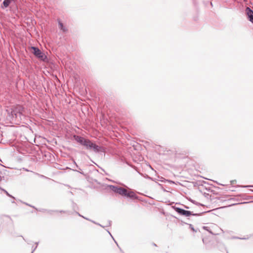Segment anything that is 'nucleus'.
Wrapping results in <instances>:
<instances>
[{
  "label": "nucleus",
  "mask_w": 253,
  "mask_h": 253,
  "mask_svg": "<svg viewBox=\"0 0 253 253\" xmlns=\"http://www.w3.org/2000/svg\"><path fill=\"white\" fill-rule=\"evenodd\" d=\"M108 187L109 189L114 193L119 194L123 196L134 199H138V197L134 192L132 190L128 191L124 188L113 185H110Z\"/></svg>",
  "instance_id": "f257e3e1"
},
{
  "label": "nucleus",
  "mask_w": 253,
  "mask_h": 253,
  "mask_svg": "<svg viewBox=\"0 0 253 253\" xmlns=\"http://www.w3.org/2000/svg\"><path fill=\"white\" fill-rule=\"evenodd\" d=\"M24 108L21 105H17L11 109V117L13 121L20 122L22 121L25 116L23 114Z\"/></svg>",
  "instance_id": "f03ea898"
},
{
  "label": "nucleus",
  "mask_w": 253,
  "mask_h": 253,
  "mask_svg": "<svg viewBox=\"0 0 253 253\" xmlns=\"http://www.w3.org/2000/svg\"><path fill=\"white\" fill-rule=\"evenodd\" d=\"M32 52L34 55L38 59L44 62L47 61V57L44 54V53L41 51V50L37 47L31 46Z\"/></svg>",
  "instance_id": "7ed1b4c3"
},
{
  "label": "nucleus",
  "mask_w": 253,
  "mask_h": 253,
  "mask_svg": "<svg viewBox=\"0 0 253 253\" xmlns=\"http://www.w3.org/2000/svg\"><path fill=\"white\" fill-rule=\"evenodd\" d=\"M173 208L175 210V211H176L178 214H179L180 215H184L186 217H188L190 215L199 216L202 215L204 213L201 212L199 213H194L193 212L191 211H186L178 207H173Z\"/></svg>",
  "instance_id": "20e7f679"
},
{
  "label": "nucleus",
  "mask_w": 253,
  "mask_h": 253,
  "mask_svg": "<svg viewBox=\"0 0 253 253\" xmlns=\"http://www.w3.org/2000/svg\"><path fill=\"white\" fill-rule=\"evenodd\" d=\"M73 138L74 140L80 145L83 146L85 149L87 150L88 144L90 142V140L88 139L85 138L78 135H74Z\"/></svg>",
  "instance_id": "39448f33"
},
{
  "label": "nucleus",
  "mask_w": 253,
  "mask_h": 253,
  "mask_svg": "<svg viewBox=\"0 0 253 253\" xmlns=\"http://www.w3.org/2000/svg\"><path fill=\"white\" fill-rule=\"evenodd\" d=\"M87 150L92 151L96 153L99 152H105V149L102 146H98L92 142L91 140L88 144Z\"/></svg>",
  "instance_id": "423d86ee"
},
{
  "label": "nucleus",
  "mask_w": 253,
  "mask_h": 253,
  "mask_svg": "<svg viewBox=\"0 0 253 253\" xmlns=\"http://www.w3.org/2000/svg\"><path fill=\"white\" fill-rule=\"evenodd\" d=\"M246 11L248 20L253 23V10L248 7L246 8Z\"/></svg>",
  "instance_id": "0eeeda50"
},
{
  "label": "nucleus",
  "mask_w": 253,
  "mask_h": 253,
  "mask_svg": "<svg viewBox=\"0 0 253 253\" xmlns=\"http://www.w3.org/2000/svg\"><path fill=\"white\" fill-rule=\"evenodd\" d=\"M58 24L59 29L62 31L63 33H65L68 31L67 28L63 25L62 22L59 19H58Z\"/></svg>",
  "instance_id": "6e6552de"
},
{
  "label": "nucleus",
  "mask_w": 253,
  "mask_h": 253,
  "mask_svg": "<svg viewBox=\"0 0 253 253\" xmlns=\"http://www.w3.org/2000/svg\"><path fill=\"white\" fill-rule=\"evenodd\" d=\"M12 1L11 0H4L1 5V8L4 9L8 7Z\"/></svg>",
  "instance_id": "1a4fd4ad"
},
{
  "label": "nucleus",
  "mask_w": 253,
  "mask_h": 253,
  "mask_svg": "<svg viewBox=\"0 0 253 253\" xmlns=\"http://www.w3.org/2000/svg\"><path fill=\"white\" fill-rule=\"evenodd\" d=\"M26 204L27 205L30 206V207H31L32 208H34L35 209H36L38 211H41V212H46V211H47L46 209H38L35 207L32 206L30 205V204H27V203Z\"/></svg>",
  "instance_id": "9d476101"
},
{
  "label": "nucleus",
  "mask_w": 253,
  "mask_h": 253,
  "mask_svg": "<svg viewBox=\"0 0 253 253\" xmlns=\"http://www.w3.org/2000/svg\"><path fill=\"white\" fill-rule=\"evenodd\" d=\"M58 211V210H47L46 211V212L50 214H52L53 212H57Z\"/></svg>",
  "instance_id": "9b49d317"
},
{
  "label": "nucleus",
  "mask_w": 253,
  "mask_h": 253,
  "mask_svg": "<svg viewBox=\"0 0 253 253\" xmlns=\"http://www.w3.org/2000/svg\"><path fill=\"white\" fill-rule=\"evenodd\" d=\"M2 190L4 192V193L6 194L7 196L13 198V199H15V198L14 197H13L12 195H11L10 194H9L6 190H5L4 189H2Z\"/></svg>",
  "instance_id": "f8f14e48"
},
{
  "label": "nucleus",
  "mask_w": 253,
  "mask_h": 253,
  "mask_svg": "<svg viewBox=\"0 0 253 253\" xmlns=\"http://www.w3.org/2000/svg\"><path fill=\"white\" fill-rule=\"evenodd\" d=\"M76 213L79 216L82 217L84 218V219H85L86 220H89V218L84 216L83 215H81L79 212H78L77 211L76 212Z\"/></svg>",
  "instance_id": "ddd939ff"
},
{
  "label": "nucleus",
  "mask_w": 253,
  "mask_h": 253,
  "mask_svg": "<svg viewBox=\"0 0 253 253\" xmlns=\"http://www.w3.org/2000/svg\"><path fill=\"white\" fill-rule=\"evenodd\" d=\"M203 228L208 231H209L210 233H211V234H212V233L211 232V231H210L209 230V227H207V226H203Z\"/></svg>",
  "instance_id": "4468645a"
},
{
  "label": "nucleus",
  "mask_w": 253,
  "mask_h": 253,
  "mask_svg": "<svg viewBox=\"0 0 253 253\" xmlns=\"http://www.w3.org/2000/svg\"><path fill=\"white\" fill-rule=\"evenodd\" d=\"M189 226H190V229H191L193 231H194V232H197V230H195V229H194V227L193 226V225H192V224H190V225H189Z\"/></svg>",
  "instance_id": "2eb2a0df"
},
{
  "label": "nucleus",
  "mask_w": 253,
  "mask_h": 253,
  "mask_svg": "<svg viewBox=\"0 0 253 253\" xmlns=\"http://www.w3.org/2000/svg\"><path fill=\"white\" fill-rule=\"evenodd\" d=\"M191 202H192V203H193V204H196V205H200V204H199V203H198V202H196V201H194V200H191ZM201 205H202L201 204Z\"/></svg>",
  "instance_id": "dca6fc26"
},
{
  "label": "nucleus",
  "mask_w": 253,
  "mask_h": 253,
  "mask_svg": "<svg viewBox=\"0 0 253 253\" xmlns=\"http://www.w3.org/2000/svg\"><path fill=\"white\" fill-rule=\"evenodd\" d=\"M60 212V213H68L69 212L68 211H63V210H61V211H58L57 212Z\"/></svg>",
  "instance_id": "f3484780"
},
{
  "label": "nucleus",
  "mask_w": 253,
  "mask_h": 253,
  "mask_svg": "<svg viewBox=\"0 0 253 253\" xmlns=\"http://www.w3.org/2000/svg\"><path fill=\"white\" fill-rule=\"evenodd\" d=\"M39 243L38 242H36V244L37 245L33 249V251L31 253H33V252L36 250V248H37V246L38 245Z\"/></svg>",
  "instance_id": "a211bd4d"
},
{
  "label": "nucleus",
  "mask_w": 253,
  "mask_h": 253,
  "mask_svg": "<svg viewBox=\"0 0 253 253\" xmlns=\"http://www.w3.org/2000/svg\"><path fill=\"white\" fill-rule=\"evenodd\" d=\"M95 224H96V225H99V226H101L102 227H104V226H102L101 224H99V223L96 222V223H95Z\"/></svg>",
  "instance_id": "6ab92c4d"
},
{
  "label": "nucleus",
  "mask_w": 253,
  "mask_h": 253,
  "mask_svg": "<svg viewBox=\"0 0 253 253\" xmlns=\"http://www.w3.org/2000/svg\"><path fill=\"white\" fill-rule=\"evenodd\" d=\"M111 221H108V225H106V226H111Z\"/></svg>",
  "instance_id": "aec40b11"
},
{
  "label": "nucleus",
  "mask_w": 253,
  "mask_h": 253,
  "mask_svg": "<svg viewBox=\"0 0 253 253\" xmlns=\"http://www.w3.org/2000/svg\"><path fill=\"white\" fill-rule=\"evenodd\" d=\"M243 187H253V185H246V186H244Z\"/></svg>",
  "instance_id": "412c9836"
},
{
  "label": "nucleus",
  "mask_w": 253,
  "mask_h": 253,
  "mask_svg": "<svg viewBox=\"0 0 253 253\" xmlns=\"http://www.w3.org/2000/svg\"><path fill=\"white\" fill-rule=\"evenodd\" d=\"M235 182H236V180H231V183L232 184H234V183H235Z\"/></svg>",
  "instance_id": "4be33fe9"
},
{
  "label": "nucleus",
  "mask_w": 253,
  "mask_h": 253,
  "mask_svg": "<svg viewBox=\"0 0 253 253\" xmlns=\"http://www.w3.org/2000/svg\"><path fill=\"white\" fill-rule=\"evenodd\" d=\"M89 220V221H91V222H92V223H94V224H95V223H96V222H95V221H93V220H91V219H89V220Z\"/></svg>",
  "instance_id": "5701e85b"
},
{
  "label": "nucleus",
  "mask_w": 253,
  "mask_h": 253,
  "mask_svg": "<svg viewBox=\"0 0 253 253\" xmlns=\"http://www.w3.org/2000/svg\"><path fill=\"white\" fill-rule=\"evenodd\" d=\"M146 178H148V179H152L151 177H150L149 176H148V175H146Z\"/></svg>",
  "instance_id": "b1692460"
},
{
  "label": "nucleus",
  "mask_w": 253,
  "mask_h": 253,
  "mask_svg": "<svg viewBox=\"0 0 253 253\" xmlns=\"http://www.w3.org/2000/svg\"><path fill=\"white\" fill-rule=\"evenodd\" d=\"M240 239H242V240H246V239H248V238H240Z\"/></svg>",
  "instance_id": "393cba45"
},
{
  "label": "nucleus",
  "mask_w": 253,
  "mask_h": 253,
  "mask_svg": "<svg viewBox=\"0 0 253 253\" xmlns=\"http://www.w3.org/2000/svg\"><path fill=\"white\" fill-rule=\"evenodd\" d=\"M74 163H75V164L76 165V167L77 168H79V167H78V166L77 165V164H76V163L75 162V161H74Z\"/></svg>",
  "instance_id": "a878e982"
},
{
  "label": "nucleus",
  "mask_w": 253,
  "mask_h": 253,
  "mask_svg": "<svg viewBox=\"0 0 253 253\" xmlns=\"http://www.w3.org/2000/svg\"><path fill=\"white\" fill-rule=\"evenodd\" d=\"M152 245L154 246L157 247V245L155 243H152Z\"/></svg>",
  "instance_id": "bb28decb"
},
{
  "label": "nucleus",
  "mask_w": 253,
  "mask_h": 253,
  "mask_svg": "<svg viewBox=\"0 0 253 253\" xmlns=\"http://www.w3.org/2000/svg\"><path fill=\"white\" fill-rule=\"evenodd\" d=\"M202 241H203V243H204V244H205V240H204V238H203V239H202Z\"/></svg>",
  "instance_id": "cd10ccee"
},
{
  "label": "nucleus",
  "mask_w": 253,
  "mask_h": 253,
  "mask_svg": "<svg viewBox=\"0 0 253 253\" xmlns=\"http://www.w3.org/2000/svg\"><path fill=\"white\" fill-rule=\"evenodd\" d=\"M107 232H108V234H109L112 236L111 233L109 231H107Z\"/></svg>",
  "instance_id": "c85d7f7f"
},
{
  "label": "nucleus",
  "mask_w": 253,
  "mask_h": 253,
  "mask_svg": "<svg viewBox=\"0 0 253 253\" xmlns=\"http://www.w3.org/2000/svg\"><path fill=\"white\" fill-rule=\"evenodd\" d=\"M79 172H80L81 174H84V173H83V172H82L79 171Z\"/></svg>",
  "instance_id": "c756f323"
},
{
  "label": "nucleus",
  "mask_w": 253,
  "mask_h": 253,
  "mask_svg": "<svg viewBox=\"0 0 253 253\" xmlns=\"http://www.w3.org/2000/svg\"><path fill=\"white\" fill-rule=\"evenodd\" d=\"M185 208L186 209H189V208H188V207H187V206H185Z\"/></svg>",
  "instance_id": "7c9ffc66"
},
{
  "label": "nucleus",
  "mask_w": 253,
  "mask_h": 253,
  "mask_svg": "<svg viewBox=\"0 0 253 253\" xmlns=\"http://www.w3.org/2000/svg\"><path fill=\"white\" fill-rule=\"evenodd\" d=\"M11 0V1H16V0Z\"/></svg>",
  "instance_id": "2f4dec72"
},
{
  "label": "nucleus",
  "mask_w": 253,
  "mask_h": 253,
  "mask_svg": "<svg viewBox=\"0 0 253 253\" xmlns=\"http://www.w3.org/2000/svg\"><path fill=\"white\" fill-rule=\"evenodd\" d=\"M1 176H0V180H1Z\"/></svg>",
  "instance_id": "473e14b6"
},
{
  "label": "nucleus",
  "mask_w": 253,
  "mask_h": 253,
  "mask_svg": "<svg viewBox=\"0 0 253 253\" xmlns=\"http://www.w3.org/2000/svg\"><path fill=\"white\" fill-rule=\"evenodd\" d=\"M251 191H252V192H253V190H250Z\"/></svg>",
  "instance_id": "72a5a7b5"
}]
</instances>
